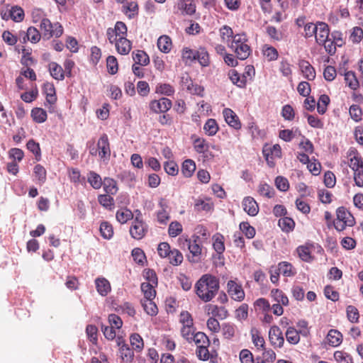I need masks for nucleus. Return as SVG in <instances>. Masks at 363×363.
Masks as SVG:
<instances>
[{
    "instance_id": "1",
    "label": "nucleus",
    "mask_w": 363,
    "mask_h": 363,
    "mask_svg": "<svg viewBox=\"0 0 363 363\" xmlns=\"http://www.w3.org/2000/svg\"><path fill=\"white\" fill-rule=\"evenodd\" d=\"M194 289L201 300L208 302L217 294L220 289L219 281L215 276L206 274L196 281Z\"/></svg>"
},
{
    "instance_id": "2",
    "label": "nucleus",
    "mask_w": 363,
    "mask_h": 363,
    "mask_svg": "<svg viewBox=\"0 0 363 363\" xmlns=\"http://www.w3.org/2000/svg\"><path fill=\"white\" fill-rule=\"evenodd\" d=\"M248 40L244 33L235 34L228 47L235 53L236 57L240 60H246L252 52L248 45Z\"/></svg>"
},
{
    "instance_id": "3",
    "label": "nucleus",
    "mask_w": 363,
    "mask_h": 363,
    "mask_svg": "<svg viewBox=\"0 0 363 363\" xmlns=\"http://www.w3.org/2000/svg\"><path fill=\"white\" fill-rule=\"evenodd\" d=\"M336 221L333 220V226L336 230L343 231L346 227H352L355 225V218L352 214L344 206L338 207L336 210Z\"/></svg>"
},
{
    "instance_id": "4",
    "label": "nucleus",
    "mask_w": 363,
    "mask_h": 363,
    "mask_svg": "<svg viewBox=\"0 0 363 363\" xmlns=\"http://www.w3.org/2000/svg\"><path fill=\"white\" fill-rule=\"evenodd\" d=\"M41 35L44 40H49L52 37H60L63 33V28L59 23H52L48 18H43L40 23Z\"/></svg>"
},
{
    "instance_id": "5",
    "label": "nucleus",
    "mask_w": 363,
    "mask_h": 363,
    "mask_svg": "<svg viewBox=\"0 0 363 363\" xmlns=\"http://www.w3.org/2000/svg\"><path fill=\"white\" fill-rule=\"evenodd\" d=\"M182 247H186L191 255L188 256V259L192 263L199 262L201 260V246L197 242L196 239H185L182 243Z\"/></svg>"
},
{
    "instance_id": "6",
    "label": "nucleus",
    "mask_w": 363,
    "mask_h": 363,
    "mask_svg": "<svg viewBox=\"0 0 363 363\" xmlns=\"http://www.w3.org/2000/svg\"><path fill=\"white\" fill-rule=\"evenodd\" d=\"M227 291L230 298L236 301L244 300L245 294L240 283L235 280H229L227 283Z\"/></svg>"
},
{
    "instance_id": "7",
    "label": "nucleus",
    "mask_w": 363,
    "mask_h": 363,
    "mask_svg": "<svg viewBox=\"0 0 363 363\" xmlns=\"http://www.w3.org/2000/svg\"><path fill=\"white\" fill-rule=\"evenodd\" d=\"M147 233V225L138 217H135L130 228V233L135 240L142 239Z\"/></svg>"
},
{
    "instance_id": "8",
    "label": "nucleus",
    "mask_w": 363,
    "mask_h": 363,
    "mask_svg": "<svg viewBox=\"0 0 363 363\" xmlns=\"http://www.w3.org/2000/svg\"><path fill=\"white\" fill-rule=\"evenodd\" d=\"M98 155L104 162H108L111 157V149L108 138L106 134H103L97 143Z\"/></svg>"
},
{
    "instance_id": "9",
    "label": "nucleus",
    "mask_w": 363,
    "mask_h": 363,
    "mask_svg": "<svg viewBox=\"0 0 363 363\" xmlns=\"http://www.w3.org/2000/svg\"><path fill=\"white\" fill-rule=\"evenodd\" d=\"M172 101L170 99L162 97L159 100H152L150 103V108L155 113H166L172 107Z\"/></svg>"
},
{
    "instance_id": "10",
    "label": "nucleus",
    "mask_w": 363,
    "mask_h": 363,
    "mask_svg": "<svg viewBox=\"0 0 363 363\" xmlns=\"http://www.w3.org/2000/svg\"><path fill=\"white\" fill-rule=\"evenodd\" d=\"M269 339L270 343L274 347L281 348L284 343V338L281 329L277 326L273 325L270 328L269 331Z\"/></svg>"
},
{
    "instance_id": "11",
    "label": "nucleus",
    "mask_w": 363,
    "mask_h": 363,
    "mask_svg": "<svg viewBox=\"0 0 363 363\" xmlns=\"http://www.w3.org/2000/svg\"><path fill=\"white\" fill-rule=\"evenodd\" d=\"M347 157L349 159L348 165L354 172H359V168H362L363 162L357 151L354 148H350L347 153Z\"/></svg>"
},
{
    "instance_id": "12",
    "label": "nucleus",
    "mask_w": 363,
    "mask_h": 363,
    "mask_svg": "<svg viewBox=\"0 0 363 363\" xmlns=\"http://www.w3.org/2000/svg\"><path fill=\"white\" fill-rule=\"evenodd\" d=\"M223 115L225 122L228 124V125L235 130H239L241 128V123L239 120V118L232 109L229 108H225L223 111Z\"/></svg>"
},
{
    "instance_id": "13",
    "label": "nucleus",
    "mask_w": 363,
    "mask_h": 363,
    "mask_svg": "<svg viewBox=\"0 0 363 363\" xmlns=\"http://www.w3.org/2000/svg\"><path fill=\"white\" fill-rule=\"evenodd\" d=\"M318 30L315 38L318 44L325 43L330 36V29L327 23L324 22H318Z\"/></svg>"
},
{
    "instance_id": "14",
    "label": "nucleus",
    "mask_w": 363,
    "mask_h": 363,
    "mask_svg": "<svg viewBox=\"0 0 363 363\" xmlns=\"http://www.w3.org/2000/svg\"><path fill=\"white\" fill-rule=\"evenodd\" d=\"M298 66L304 78L308 81H313L315 79L316 76L315 68L310 64L308 61L301 60L299 61Z\"/></svg>"
},
{
    "instance_id": "15",
    "label": "nucleus",
    "mask_w": 363,
    "mask_h": 363,
    "mask_svg": "<svg viewBox=\"0 0 363 363\" xmlns=\"http://www.w3.org/2000/svg\"><path fill=\"white\" fill-rule=\"evenodd\" d=\"M243 210L250 216H255L259 212L256 201L251 196H246L242 201Z\"/></svg>"
},
{
    "instance_id": "16",
    "label": "nucleus",
    "mask_w": 363,
    "mask_h": 363,
    "mask_svg": "<svg viewBox=\"0 0 363 363\" xmlns=\"http://www.w3.org/2000/svg\"><path fill=\"white\" fill-rule=\"evenodd\" d=\"M43 93L46 96V102L50 105H54L57 101V96L55 86L51 82H45L43 86Z\"/></svg>"
},
{
    "instance_id": "17",
    "label": "nucleus",
    "mask_w": 363,
    "mask_h": 363,
    "mask_svg": "<svg viewBox=\"0 0 363 363\" xmlns=\"http://www.w3.org/2000/svg\"><path fill=\"white\" fill-rule=\"evenodd\" d=\"M121 342H123V340L118 337V345L120 346L119 351L121 357L123 361L130 363L133 359L134 352L127 344L123 343V345H121Z\"/></svg>"
},
{
    "instance_id": "18",
    "label": "nucleus",
    "mask_w": 363,
    "mask_h": 363,
    "mask_svg": "<svg viewBox=\"0 0 363 363\" xmlns=\"http://www.w3.org/2000/svg\"><path fill=\"white\" fill-rule=\"evenodd\" d=\"M114 45L117 52L123 55H128L132 49V42L126 38H118Z\"/></svg>"
},
{
    "instance_id": "19",
    "label": "nucleus",
    "mask_w": 363,
    "mask_h": 363,
    "mask_svg": "<svg viewBox=\"0 0 363 363\" xmlns=\"http://www.w3.org/2000/svg\"><path fill=\"white\" fill-rule=\"evenodd\" d=\"M48 70L52 77L57 81H62L65 79L63 68L57 62H51L48 64Z\"/></svg>"
},
{
    "instance_id": "20",
    "label": "nucleus",
    "mask_w": 363,
    "mask_h": 363,
    "mask_svg": "<svg viewBox=\"0 0 363 363\" xmlns=\"http://www.w3.org/2000/svg\"><path fill=\"white\" fill-rule=\"evenodd\" d=\"M95 284L97 292L103 296H106L111 291V284L109 281L104 277L96 279Z\"/></svg>"
},
{
    "instance_id": "21",
    "label": "nucleus",
    "mask_w": 363,
    "mask_h": 363,
    "mask_svg": "<svg viewBox=\"0 0 363 363\" xmlns=\"http://www.w3.org/2000/svg\"><path fill=\"white\" fill-rule=\"evenodd\" d=\"M194 150L199 154H203L205 157H208L209 145L204 138H197L193 141Z\"/></svg>"
},
{
    "instance_id": "22",
    "label": "nucleus",
    "mask_w": 363,
    "mask_h": 363,
    "mask_svg": "<svg viewBox=\"0 0 363 363\" xmlns=\"http://www.w3.org/2000/svg\"><path fill=\"white\" fill-rule=\"evenodd\" d=\"M263 154L267 161L269 162V157L272 160L281 157V148L279 145L275 144L272 147L264 149Z\"/></svg>"
},
{
    "instance_id": "23",
    "label": "nucleus",
    "mask_w": 363,
    "mask_h": 363,
    "mask_svg": "<svg viewBox=\"0 0 363 363\" xmlns=\"http://www.w3.org/2000/svg\"><path fill=\"white\" fill-rule=\"evenodd\" d=\"M328 344L333 347L340 345L342 341V335L337 330H330L327 335Z\"/></svg>"
},
{
    "instance_id": "24",
    "label": "nucleus",
    "mask_w": 363,
    "mask_h": 363,
    "mask_svg": "<svg viewBox=\"0 0 363 363\" xmlns=\"http://www.w3.org/2000/svg\"><path fill=\"white\" fill-rule=\"evenodd\" d=\"M250 335L255 346L257 349H264L265 341L260 331L256 328H252L250 330Z\"/></svg>"
},
{
    "instance_id": "25",
    "label": "nucleus",
    "mask_w": 363,
    "mask_h": 363,
    "mask_svg": "<svg viewBox=\"0 0 363 363\" xmlns=\"http://www.w3.org/2000/svg\"><path fill=\"white\" fill-rule=\"evenodd\" d=\"M41 34L38 30L34 27H29L27 30L24 37L23 38V43L26 40L30 41L32 43H36L40 40Z\"/></svg>"
},
{
    "instance_id": "26",
    "label": "nucleus",
    "mask_w": 363,
    "mask_h": 363,
    "mask_svg": "<svg viewBox=\"0 0 363 363\" xmlns=\"http://www.w3.org/2000/svg\"><path fill=\"white\" fill-rule=\"evenodd\" d=\"M196 170V163L191 159L184 160L182 165V173L185 177H191Z\"/></svg>"
},
{
    "instance_id": "27",
    "label": "nucleus",
    "mask_w": 363,
    "mask_h": 363,
    "mask_svg": "<svg viewBox=\"0 0 363 363\" xmlns=\"http://www.w3.org/2000/svg\"><path fill=\"white\" fill-rule=\"evenodd\" d=\"M33 174L37 179V184L43 185L46 182L47 172L41 164H38L34 167Z\"/></svg>"
},
{
    "instance_id": "28",
    "label": "nucleus",
    "mask_w": 363,
    "mask_h": 363,
    "mask_svg": "<svg viewBox=\"0 0 363 363\" xmlns=\"http://www.w3.org/2000/svg\"><path fill=\"white\" fill-rule=\"evenodd\" d=\"M133 59L136 65L146 66L150 62V58L147 54L143 51L138 50L133 52Z\"/></svg>"
},
{
    "instance_id": "29",
    "label": "nucleus",
    "mask_w": 363,
    "mask_h": 363,
    "mask_svg": "<svg viewBox=\"0 0 363 363\" xmlns=\"http://www.w3.org/2000/svg\"><path fill=\"white\" fill-rule=\"evenodd\" d=\"M102 186L104 191L110 195H115L118 190L116 182L113 179L109 177L104 178Z\"/></svg>"
},
{
    "instance_id": "30",
    "label": "nucleus",
    "mask_w": 363,
    "mask_h": 363,
    "mask_svg": "<svg viewBox=\"0 0 363 363\" xmlns=\"http://www.w3.org/2000/svg\"><path fill=\"white\" fill-rule=\"evenodd\" d=\"M277 271L284 277H291L296 274V272L292 264L287 262H281L279 264Z\"/></svg>"
},
{
    "instance_id": "31",
    "label": "nucleus",
    "mask_w": 363,
    "mask_h": 363,
    "mask_svg": "<svg viewBox=\"0 0 363 363\" xmlns=\"http://www.w3.org/2000/svg\"><path fill=\"white\" fill-rule=\"evenodd\" d=\"M87 181L94 189H99L103 184L101 176L94 171L88 173Z\"/></svg>"
},
{
    "instance_id": "32",
    "label": "nucleus",
    "mask_w": 363,
    "mask_h": 363,
    "mask_svg": "<svg viewBox=\"0 0 363 363\" xmlns=\"http://www.w3.org/2000/svg\"><path fill=\"white\" fill-rule=\"evenodd\" d=\"M30 115L33 120L38 123H44L48 118L46 111L42 108H33Z\"/></svg>"
},
{
    "instance_id": "33",
    "label": "nucleus",
    "mask_w": 363,
    "mask_h": 363,
    "mask_svg": "<svg viewBox=\"0 0 363 363\" xmlns=\"http://www.w3.org/2000/svg\"><path fill=\"white\" fill-rule=\"evenodd\" d=\"M221 331L223 335L226 339L233 338L236 333L237 327L235 324L231 323H224L221 325Z\"/></svg>"
},
{
    "instance_id": "34",
    "label": "nucleus",
    "mask_w": 363,
    "mask_h": 363,
    "mask_svg": "<svg viewBox=\"0 0 363 363\" xmlns=\"http://www.w3.org/2000/svg\"><path fill=\"white\" fill-rule=\"evenodd\" d=\"M300 335L294 327H289L285 333L287 342L291 345H296L299 342Z\"/></svg>"
},
{
    "instance_id": "35",
    "label": "nucleus",
    "mask_w": 363,
    "mask_h": 363,
    "mask_svg": "<svg viewBox=\"0 0 363 363\" xmlns=\"http://www.w3.org/2000/svg\"><path fill=\"white\" fill-rule=\"evenodd\" d=\"M196 60L202 67H207L209 65V55L205 48L201 47L196 50Z\"/></svg>"
},
{
    "instance_id": "36",
    "label": "nucleus",
    "mask_w": 363,
    "mask_h": 363,
    "mask_svg": "<svg viewBox=\"0 0 363 363\" xmlns=\"http://www.w3.org/2000/svg\"><path fill=\"white\" fill-rule=\"evenodd\" d=\"M278 225L284 232L289 233L294 230L295 222L291 218L284 216L279 220Z\"/></svg>"
},
{
    "instance_id": "37",
    "label": "nucleus",
    "mask_w": 363,
    "mask_h": 363,
    "mask_svg": "<svg viewBox=\"0 0 363 363\" xmlns=\"http://www.w3.org/2000/svg\"><path fill=\"white\" fill-rule=\"evenodd\" d=\"M157 47L160 51L167 53L172 48V40L167 35H162L157 40Z\"/></svg>"
},
{
    "instance_id": "38",
    "label": "nucleus",
    "mask_w": 363,
    "mask_h": 363,
    "mask_svg": "<svg viewBox=\"0 0 363 363\" xmlns=\"http://www.w3.org/2000/svg\"><path fill=\"white\" fill-rule=\"evenodd\" d=\"M228 75L230 81L237 86L240 88H244L246 86L245 77L243 76L241 77L236 70L232 69L229 72Z\"/></svg>"
},
{
    "instance_id": "39",
    "label": "nucleus",
    "mask_w": 363,
    "mask_h": 363,
    "mask_svg": "<svg viewBox=\"0 0 363 363\" xmlns=\"http://www.w3.org/2000/svg\"><path fill=\"white\" fill-rule=\"evenodd\" d=\"M116 219L121 223H125L128 220L133 219V213L130 209L122 208L116 212Z\"/></svg>"
},
{
    "instance_id": "40",
    "label": "nucleus",
    "mask_w": 363,
    "mask_h": 363,
    "mask_svg": "<svg viewBox=\"0 0 363 363\" xmlns=\"http://www.w3.org/2000/svg\"><path fill=\"white\" fill-rule=\"evenodd\" d=\"M203 130L208 135H215L218 130V125L216 121L213 118L208 119L203 125Z\"/></svg>"
},
{
    "instance_id": "41",
    "label": "nucleus",
    "mask_w": 363,
    "mask_h": 363,
    "mask_svg": "<svg viewBox=\"0 0 363 363\" xmlns=\"http://www.w3.org/2000/svg\"><path fill=\"white\" fill-rule=\"evenodd\" d=\"M155 92L165 96H172L174 94V88L169 84L160 83L156 86Z\"/></svg>"
},
{
    "instance_id": "42",
    "label": "nucleus",
    "mask_w": 363,
    "mask_h": 363,
    "mask_svg": "<svg viewBox=\"0 0 363 363\" xmlns=\"http://www.w3.org/2000/svg\"><path fill=\"white\" fill-rule=\"evenodd\" d=\"M345 80L347 85L352 90H356L359 87V82L355 73L352 71H348L345 73Z\"/></svg>"
},
{
    "instance_id": "43",
    "label": "nucleus",
    "mask_w": 363,
    "mask_h": 363,
    "mask_svg": "<svg viewBox=\"0 0 363 363\" xmlns=\"http://www.w3.org/2000/svg\"><path fill=\"white\" fill-rule=\"evenodd\" d=\"M271 295L274 300L278 303L282 304L283 306H287L289 304V298L281 290L278 289H272Z\"/></svg>"
},
{
    "instance_id": "44",
    "label": "nucleus",
    "mask_w": 363,
    "mask_h": 363,
    "mask_svg": "<svg viewBox=\"0 0 363 363\" xmlns=\"http://www.w3.org/2000/svg\"><path fill=\"white\" fill-rule=\"evenodd\" d=\"M220 35L223 41H225L228 43H230L232 39L234 38L235 35L233 29L228 26H222L220 30Z\"/></svg>"
},
{
    "instance_id": "45",
    "label": "nucleus",
    "mask_w": 363,
    "mask_h": 363,
    "mask_svg": "<svg viewBox=\"0 0 363 363\" xmlns=\"http://www.w3.org/2000/svg\"><path fill=\"white\" fill-rule=\"evenodd\" d=\"M179 7L188 15H192L196 11V6L193 4V0H180Z\"/></svg>"
},
{
    "instance_id": "46",
    "label": "nucleus",
    "mask_w": 363,
    "mask_h": 363,
    "mask_svg": "<svg viewBox=\"0 0 363 363\" xmlns=\"http://www.w3.org/2000/svg\"><path fill=\"white\" fill-rule=\"evenodd\" d=\"M131 346L136 352H140L144 347L142 337L138 333H133L130 337Z\"/></svg>"
},
{
    "instance_id": "47",
    "label": "nucleus",
    "mask_w": 363,
    "mask_h": 363,
    "mask_svg": "<svg viewBox=\"0 0 363 363\" xmlns=\"http://www.w3.org/2000/svg\"><path fill=\"white\" fill-rule=\"evenodd\" d=\"M9 16L13 21L21 22L24 18L25 13L21 7L15 6L9 10Z\"/></svg>"
},
{
    "instance_id": "48",
    "label": "nucleus",
    "mask_w": 363,
    "mask_h": 363,
    "mask_svg": "<svg viewBox=\"0 0 363 363\" xmlns=\"http://www.w3.org/2000/svg\"><path fill=\"white\" fill-rule=\"evenodd\" d=\"M26 147L34 155L37 161L41 159V151L39 143H36L34 140L30 139L26 144Z\"/></svg>"
},
{
    "instance_id": "49",
    "label": "nucleus",
    "mask_w": 363,
    "mask_h": 363,
    "mask_svg": "<svg viewBox=\"0 0 363 363\" xmlns=\"http://www.w3.org/2000/svg\"><path fill=\"white\" fill-rule=\"evenodd\" d=\"M156 285L142 283L141 284V290L144 294L145 300L146 299H153L155 297L156 291L155 290V287Z\"/></svg>"
},
{
    "instance_id": "50",
    "label": "nucleus",
    "mask_w": 363,
    "mask_h": 363,
    "mask_svg": "<svg viewBox=\"0 0 363 363\" xmlns=\"http://www.w3.org/2000/svg\"><path fill=\"white\" fill-rule=\"evenodd\" d=\"M167 257L169 263L174 266L181 264L184 259L182 252L177 249L172 250Z\"/></svg>"
},
{
    "instance_id": "51",
    "label": "nucleus",
    "mask_w": 363,
    "mask_h": 363,
    "mask_svg": "<svg viewBox=\"0 0 363 363\" xmlns=\"http://www.w3.org/2000/svg\"><path fill=\"white\" fill-rule=\"evenodd\" d=\"M110 194H100L98 196L99 203L107 209H111L114 206V199Z\"/></svg>"
},
{
    "instance_id": "52",
    "label": "nucleus",
    "mask_w": 363,
    "mask_h": 363,
    "mask_svg": "<svg viewBox=\"0 0 363 363\" xmlns=\"http://www.w3.org/2000/svg\"><path fill=\"white\" fill-rule=\"evenodd\" d=\"M101 235L104 238L109 240L113 235L112 225L108 222H102L99 228Z\"/></svg>"
},
{
    "instance_id": "53",
    "label": "nucleus",
    "mask_w": 363,
    "mask_h": 363,
    "mask_svg": "<svg viewBox=\"0 0 363 363\" xmlns=\"http://www.w3.org/2000/svg\"><path fill=\"white\" fill-rule=\"evenodd\" d=\"M262 52L269 61L276 60L279 56L277 50L268 45H264L263 46Z\"/></svg>"
},
{
    "instance_id": "54",
    "label": "nucleus",
    "mask_w": 363,
    "mask_h": 363,
    "mask_svg": "<svg viewBox=\"0 0 363 363\" xmlns=\"http://www.w3.org/2000/svg\"><path fill=\"white\" fill-rule=\"evenodd\" d=\"M152 300L153 299H146L142 302L144 310L151 316L157 315L158 311L156 304L152 301Z\"/></svg>"
},
{
    "instance_id": "55",
    "label": "nucleus",
    "mask_w": 363,
    "mask_h": 363,
    "mask_svg": "<svg viewBox=\"0 0 363 363\" xmlns=\"http://www.w3.org/2000/svg\"><path fill=\"white\" fill-rule=\"evenodd\" d=\"M330 103V98L326 94L320 95L317 103V111L320 114H324L326 112L327 106Z\"/></svg>"
},
{
    "instance_id": "56",
    "label": "nucleus",
    "mask_w": 363,
    "mask_h": 363,
    "mask_svg": "<svg viewBox=\"0 0 363 363\" xmlns=\"http://www.w3.org/2000/svg\"><path fill=\"white\" fill-rule=\"evenodd\" d=\"M197 347L199 345H210V340L208 336L202 332L196 333L192 337Z\"/></svg>"
},
{
    "instance_id": "57",
    "label": "nucleus",
    "mask_w": 363,
    "mask_h": 363,
    "mask_svg": "<svg viewBox=\"0 0 363 363\" xmlns=\"http://www.w3.org/2000/svg\"><path fill=\"white\" fill-rule=\"evenodd\" d=\"M254 306L256 311H259L262 313H267L271 309L269 301L264 298H258L255 302Z\"/></svg>"
},
{
    "instance_id": "58",
    "label": "nucleus",
    "mask_w": 363,
    "mask_h": 363,
    "mask_svg": "<svg viewBox=\"0 0 363 363\" xmlns=\"http://www.w3.org/2000/svg\"><path fill=\"white\" fill-rule=\"evenodd\" d=\"M296 250L298 257L301 258V260L306 262H309L312 260L313 257L311 256V251L308 247L301 245L298 247Z\"/></svg>"
},
{
    "instance_id": "59",
    "label": "nucleus",
    "mask_w": 363,
    "mask_h": 363,
    "mask_svg": "<svg viewBox=\"0 0 363 363\" xmlns=\"http://www.w3.org/2000/svg\"><path fill=\"white\" fill-rule=\"evenodd\" d=\"M258 192L261 196H266L269 199L272 198L275 194L274 189L266 183L259 185Z\"/></svg>"
},
{
    "instance_id": "60",
    "label": "nucleus",
    "mask_w": 363,
    "mask_h": 363,
    "mask_svg": "<svg viewBox=\"0 0 363 363\" xmlns=\"http://www.w3.org/2000/svg\"><path fill=\"white\" fill-rule=\"evenodd\" d=\"M334 358L337 363H353L352 357L343 351H336Z\"/></svg>"
},
{
    "instance_id": "61",
    "label": "nucleus",
    "mask_w": 363,
    "mask_h": 363,
    "mask_svg": "<svg viewBox=\"0 0 363 363\" xmlns=\"http://www.w3.org/2000/svg\"><path fill=\"white\" fill-rule=\"evenodd\" d=\"M240 229L249 239L254 238L255 235V229L247 222H242L240 224Z\"/></svg>"
},
{
    "instance_id": "62",
    "label": "nucleus",
    "mask_w": 363,
    "mask_h": 363,
    "mask_svg": "<svg viewBox=\"0 0 363 363\" xmlns=\"http://www.w3.org/2000/svg\"><path fill=\"white\" fill-rule=\"evenodd\" d=\"M351 118L356 122L362 120V111L359 105L353 104L350 107L349 110Z\"/></svg>"
},
{
    "instance_id": "63",
    "label": "nucleus",
    "mask_w": 363,
    "mask_h": 363,
    "mask_svg": "<svg viewBox=\"0 0 363 363\" xmlns=\"http://www.w3.org/2000/svg\"><path fill=\"white\" fill-rule=\"evenodd\" d=\"M347 316L348 320L352 323H357L359 315V311L354 306H348L346 308Z\"/></svg>"
},
{
    "instance_id": "64",
    "label": "nucleus",
    "mask_w": 363,
    "mask_h": 363,
    "mask_svg": "<svg viewBox=\"0 0 363 363\" xmlns=\"http://www.w3.org/2000/svg\"><path fill=\"white\" fill-rule=\"evenodd\" d=\"M275 185L281 191H286L289 189V183L288 179L282 176H278L275 179Z\"/></svg>"
}]
</instances>
